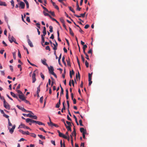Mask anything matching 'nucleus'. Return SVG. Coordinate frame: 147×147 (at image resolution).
Here are the masks:
<instances>
[{"label": "nucleus", "mask_w": 147, "mask_h": 147, "mask_svg": "<svg viewBox=\"0 0 147 147\" xmlns=\"http://www.w3.org/2000/svg\"><path fill=\"white\" fill-rule=\"evenodd\" d=\"M40 85H39L37 88V94H38L39 92H40Z\"/></svg>", "instance_id": "2f4dec72"}, {"label": "nucleus", "mask_w": 147, "mask_h": 147, "mask_svg": "<svg viewBox=\"0 0 147 147\" xmlns=\"http://www.w3.org/2000/svg\"><path fill=\"white\" fill-rule=\"evenodd\" d=\"M26 20L28 22H30V19L29 17H26Z\"/></svg>", "instance_id": "0e129e2a"}, {"label": "nucleus", "mask_w": 147, "mask_h": 147, "mask_svg": "<svg viewBox=\"0 0 147 147\" xmlns=\"http://www.w3.org/2000/svg\"><path fill=\"white\" fill-rule=\"evenodd\" d=\"M3 106L7 109L9 110L10 108L9 105L7 102H6L5 100L3 101Z\"/></svg>", "instance_id": "f257e3e1"}, {"label": "nucleus", "mask_w": 147, "mask_h": 147, "mask_svg": "<svg viewBox=\"0 0 147 147\" xmlns=\"http://www.w3.org/2000/svg\"><path fill=\"white\" fill-rule=\"evenodd\" d=\"M36 26L39 28L40 29V25L39 23H37L36 24Z\"/></svg>", "instance_id": "72a5a7b5"}, {"label": "nucleus", "mask_w": 147, "mask_h": 147, "mask_svg": "<svg viewBox=\"0 0 147 147\" xmlns=\"http://www.w3.org/2000/svg\"><path fill=\"white\" fill-rule=\"evenodd\" d=\"M32 115H31L30 113H29L27 114L26 117H29L30 118H31L32 117Z\"/></svg>", "instance_id": "37998d69"}, {"label": "nucleus", "mask_w": 147, "mask_h": 147, "mask_svg": "<svg viewBox=\"0 0 147 147\" xmlns=\"http://www.w3.org/2000/svg\"><path fill=\"white\" fill-rule=\"evenodd\" d=\"M92 53V50L91 49H90L89 51H88V54L91 53Z\"/></svg>", "instance_id": "338daca9"}, {"label": "nucleus", "mask_w": 147, "mask_h": 147, "mask_svg": "<svg viewBox=\"0 0 147 147\" xmlns=\"http://www.w3.org/2000/svg\"><path fill=\"white\" fill-rule=\"evenodd\" d=\"M65 126L68 131H71L72 130L71 128V126H68L66 123H65Z\"/></svg>", "instance_id": "9d476101"}, {"label": "nucleus", "mask_w": 147, "mask_h": 147, "mask_svg": "<svg viewBox=\"0 0 147 147\" xmlns=\"http://www.w3.org/2000/svg\"><path fill=\"white\" fill-rule=\"evenodd\" d=\"M81 57L82 59V61L83 62H84L85 61L82 55H81Z\"/></svg>", "instance_id": "6e6d98bb"}, {"label": "nucleus", "mask_w": 147, "mask_h": 147, "mask_svg": "<svg viewBox=\"0 0 147 147\" xmlns=\"http://www.w3.org/2000/svg\"><path fill=\"white\" fill-rule=\"evenodd\" d=\"M43 96L41 97L40 99V103H42L43 102Z\"/></svg>", "instance_id": "4c0bfd02"}, {"label": "nucleus", "mask_w": 147, "mask_h": 147, "mask_svg": "<svg viewBox=\"0 0 147 147\" xmlns=\"http://www.w3.org/2000/svg\"><path fill=\"white\" fill-rule=\"evenodd\" d=\"M36 123L37 124L39 125H45V124L44 123L39 121H36Z\"/></svg>", "instance_id": "f3484780"}, {"label": "nucleus", "mask_w": 147, "mask_h": 147, "mask_svg": "<svg viewBox=\"0 0 147 147\" xmlns=\"http://www.w3.org/2000/svg\"><path fill=\"white\" fill-rule=\"evenodd\" d=\"M16 127V125H14L10 129V128L9 127L8 129L9 130V132L11 134H12L13 133V132L14 130L15 129Z\"/></svg>", "instance_id": "423d86ee"}, {"label": "nucleus", "mask_w": 147, "mask_h": 147, "mask_svg": "<svg viewBox=\"0 0 147 147\" xmlns=\"http://www.w3.org/2000/svg\"><path fill=\"white\" fill-rule=\"evenodd\" d=\"M19 4L20 5L19 7H20V8L22 9H23L24 8L25 4L24 2L22 1H20Z\"/></svg>", "instance_id": "39448f33"}, {"label": "nucleus", "mask_w": 147, "mask_h": 147, "mask_svg": "<svg viewBox=\"0 0 147 147\" xmlns=\"http://www.w3.org/2000/svg\"><path fill=\"white\" fill-rule=\"evenodd\" d=\"M13 59H16V53L15 52H13Z\"/></svg>", "instance_id": "3c124183"}, {"label": "nucleus", "mask_w": 147, "mask_h": 147, "mask_svg": "<svg viewBox=\"0 0 147 147\" xmlns=\"http://www.w3.org/2000/svg\"><path fill=\"white\" fill-rule=\"evenodd\" d=\"M70 73H71V74H72V75H74L75 73L74 71V70L73 69H72L71 71H70L69 74Z\"/></svg>", "instance_id": "bf43d9fd"}, {"label": "nucleus", "mask_w": 147, "mask_h": 147, "mask_svg": "<svg viewBox=\"0 0 147 147\" xmlns=\"http://www.w3.org/2000/svg\"><path fill=\"white\" fill-rule=\"evenodd\" d=\"M48 124L49 126H53L54 123L52 122L51 121H50L49 123H48Z\"/></svg>", "instance_id": "c756f323"}, {"label": "nucleus", "mask_w": 147, "mask_h": 147, "mask_svg": "<svg viewBox=\"0 0 147 147\" xmlns=\"http://www.w3.org/2000/svg\"><path fill=\"white\" fill-rule=\"evenodd\" d=\"M92 74H90L89 73L88 74V80L90 81L92 80Z\"/></svg>", "instance_id": "5701e85b"}, {"label": "nucleus", "mask_w": 147, "mask_h": 147, "mask_svg": "<svg viewBox=\"0 0 147 147\" xmlns=\"http://www.w3.org/2000/svg\"><path fill=\"white\" fill-rule=\"evenodd\" d=\"M31 118H32V119H37V117L36 115H32V117H31Z\"/></svg>", "instance_id": "09e8293b"}, {"label": "nucleus", "mask_w": 147, "mask_h": 147, "mask_svg": "<svg viewBox=\"0 0 147 147\" xmlns=\"http://www.w3.org/2000/svg\"><path fill=\"white\" fill-rule=\"evenodd\" d=\"M66 138H64L67 139L68 141H69L70 140V138L69 136H65Z\"/></svg>", "instance_id": "4d7b16f0"}, {"label": "nucleus", "mask_w": 147, "mask_h": 147, "mask_svg": "<svg viewBox=\"0 0 147 147\" xmlns=\"http://www.w3.org/2000/svg\"><path fill=\"white\" fill-rule=\"evenodd\" d=\"M63 94V89L62 87H61V91L60 93V96H61V94Z\"/></svg>", "instance_id": "f704fd0d"}, {"label": "nucleus", "mask_w": 147, "mask_h": 147, "mask_svg": "<svg viewBox=\"0 0 147 147\" xmlns=\"http://www.w3.org/2000/svg\"><path fill=\"white\" fill-rule=\"evenodd\" d=\"M36 71H37V70H36L35 71H34L32 74V83H34L36 81V79L35 78L36 76V74L35 73V72Z\"/></svg>", "instance_id": "7ed1b4c3"}, {"label": "nucleus", "mask_w": 147, "mask_h": 147, "mask_svg": "<svg viewBox=\"0 0 147 147\" xmlns=\"http://www.w3.org/2000/svg\"><path fill=\"white\" fill-rule=\"evenodd\" d=\"M76 131H75V132L74 133V131H73L72 132V133H71V135H73V136H74L76 137Z\"/></svg>", "instance_id": "a18cd8bd"}, {"label": "nucleus", "mask_w": 147, "mask_h": 147, "mask_svg": "<svg viewBox=\"0 0 147 147\" xmlns=\"http://www.w3.org/2000/svg\"><path fill=\"white\" fill-rule=\"evenodd\" d=\"M39 129L40 130L42 131H43V132H44L45 133H46L47 132V131H46L43 128H39Z\"/></svg>", "instance_id": "13d9d810"}, {"label": "nucleus", "mask_w": 147, "mask_h": 147, "mask_svg": "<svg viewBox=\"0 0 147 147\" xmlns=\"http://www.w3.org/2000/svg\"><path fill=\"white\" fill-rule=\"evenodd\" d=\"M43 34H47L46 31V28L45 26H44L43 27Z\"/></svg>", "instance_id": "393cba45"}, {"label": "nucleus", "mask_w": 147, "mask_h": 147, "mask_svg": "<svg viewBox=\"0 0 147 147\" xmlns=\"http://www.w3.org/2000/svg\"><path fill=\"white\" fill-rule=\"evenodd\" d=\"M89 27V25L86 24V25H85V26L84 27V28L85 29H86L88 28Z\"/></svg>", "instance_id": "774afa93"}, {"label": "nucleus", "mask_w": 147, "mask_h": 147, "mask_svg": "<svg viewBox=\"0 0 147 147\" xmlns=\"http://www.w3.org/2000/svg\"><path fill=\"white\" fill-rule=\"evenodd\" d=\"M80 131L83 133H86V130L84 129V128L83 127L81 128L80 129Z\"/></svg>", "instance_id": "ddd939ff"}, {"label": "nucleus", "mask_w": 147, "mask_h": 147, "mask_svg": "<svg viewBox=\"0 0 147 147\" xmlns=\"http://www.w3.org/2000/svg\"><path fill=\"white\" fill-rule=\"evenodd\" d=\"M76 59H77V62H78V64L79 66V67L80 68V61H79V60L78 59V56L76 57Z\"/></svg>", "instance_id": "c85d7f7f"}, {"label": "nucleus", "mask_w": 147, "mask_h": 147, "mask_svg": "<svg viewBox=\"0 0 147 147\" xmlns=\"http://www.w3.org/2000/svg\"><path fill=\"white\" fill-rule=\"evenodd\" d=\"M0 5L6 6H7V4L5 2H2L1 1H0Z\"/></svg>", "instance_id": "4468645a"}, {"label": "nucleus", "mask_w": 147, "mask_h": 147, "mask_svg": "<svg viewBox=\"0 0 147 147\" xmlns=\"http://www.w3.org/2000/svg\"><path fill=\"white\" fill-rule=\"evenodd\" d=\"M45 49L47 50H48L49 51H50L51 50L49 47L48 46H47L46 47Z\"/></svg>", "instance_id": "c03bdc74"}, {"label": "nucleus", "mask_w": 147, "mask_h": 147, "mask_svg": "<svg viewBox=\"0 0 147 147\" xmlns=\"http://www.w3.org/2000/svg\"><path fill=\"white\" fill-rule=\"evenodd\" d=\"M29 135L34 138H36V135L35 134L33 133H30Z\"/></svg>", "instance_id": "4be33fe9"}, {"label": "nucleus", "mask_w": 147, "mask_h": 147, "mask_svg": "<svg viewBox=\"0 0 147 147\" xmlns=\"http://www.w3.org/2000/svg\"><path fill=\"white\" fill-rule=\"evenodd\" d=\"M25 103L27 104H30V102L28 101V100H26V99H25V100L24 101Z\"/></svg>", "instance_id": "052dcab7"}, {"label": "nucleus", "mask_w": 147, "mask_h": 147, "mask_svg": "<svg viewBox=\"0 0 147 147\" xmlns=\"http://www.w3.org/2000/svg\"><path fill=\"white\" fill-rule=\"evenodd\" d=\"M24 1L25 2L26 4V8L28 9L29 8V3L28 1L26 0H24Z\"/></svg>", "instance_id": "412c9836"}, {"label": "nucleus", "mask_w": 147, "mask_h": 147, "mask_svg": "<svg viewBox=\"0 0 147 147\" xmlns=\"http://www.w3.org/2000/svg\"><path fill=\"white\" fill-rule=\"evenodd\" d=\"M69 28L70 34L72 36H74V34L71 28L70 27H69Z\"/></svg>", "instance_id": "a211bd4d"}, {"label": "nucleus", "mask_w": 147, "mask_h": 147, "mask_svg": "<svg viewBox=\"0 0 147 147\" xmlns=\"http://www.w3.org/2000/svg\"><path fill=\"white\" fill-rule=\"evenodd\" d=\"M11 5L13 6V7L14 6V2L13 0H12L11 1Z\"/></svg>", "instance_id": "ea45409f"}, {"label": "nucleus", "mask_w": 147, "mask_h": 147, "mask_svg": "<svg viewBox=\"0 0 147 147\" xmlns=\"http://www.w3.org/2000/svg\"><path fill=\"white\" fill-rule=\"evenodd\" d=\"M55 44H53V45H54V47L53 48V49L55 50H57V47L58 46V44L57 43V42H56V41H55Z\"/></svg>", "instance_id": "9b49d317"}, {"label": "nucleus", "mask_w": 147, "mask_h": 147, "mask_svg": "<svg viewBox=\"0 0 147 147\" xmlns=\"http://www.w3.org/2000/svg\"><path fill=\"white\" fill-rule=\"evenodd\" d=\"M65 73H66L65 70V69L64 70V72L62 75V77L64 78H65Z\"/></svg>", "instance_id": "58836bf2"}, {"label": "nucleus", "mask_w": 147, "mask_h": 147, "mask_svg": "<svg viewBox=\"0 0 147 147\" xmlns=\"http://www.w3.org/2000/svg\"><path fill=\"white\" fill-rule=\"evenodd\" d=\"M61 105V98H60L59 102L56 104L55 107L57 108H59Z\"/></svg>", "instance_id": "f8f14e48"}, {"label": "nucleus", "mask_w": 147, "mask_h": 147, "mask_svg": "<svg viewBox=\"0 0 147 147\" xmlns=\"http://www.w3.org/2000/svg\"><path fill=\"white\" fill-rule=\"evenodd\" d=\"M41 77L42 78L43 80L45 79V76L44 75H43L42 73H40V74Z\"/></svg>", "instance_id": "7c9ffc66"}, {"label": "nucleus", "mask_w": 147, "mask_h": 147, "mask_svg": "<svg viewBox=\"0 0 147 147\" xmlns=\"http://www.w3.org/2000/svg\"><path fill=\"white\" fill-rule=\"evenodd\" d=\"M65 57L64 56L62 58V61L63 63L64 64V65H66V63L65 61Z\"/></svg>", "instance_id": "473e14b6"}, {"label": "nucleus", "mask_w": 147, "mask_h": 147, "mask_svg": "<svg viewBox=\"0 0 147 147\" xmlns=\"http://www.w3.org/2000/svg\"><path fill=\"white\" fill-rule=\"evenodd\" d=\"M50 29L49 31L51 32H53V27L52 26H50L49 27Z\"/></svg>", "instance_id": "bb28decb"}, {"label": "nucleus", "mask_w": 147, "mask_h": 147, "mask_svg": "<svg viewBox=\"0 0 147 147\" xmlns=\"http://www.w3.org/2000/svg\"><path fill=\"white\" fill-rule=\"evenodd\" d=\"M19 98L22 101H24L26 98L23 94L22 95L19 94Z\"/></svg>", "instance_id": "6e6552de"}, {"label": "nucleus", "mask_w": 147, "mask_h": 147, "mask_svg": "<svg viewBox=\"0 0 147 147\" xmlns=\"http://www.w3.org/2000/svg\"><path fill=\"white\" fill-rule=\"evenodd\" d=\"M25 127L26 126L25 125V124H23L22 123H21L20 125H19V128H25Z\"/></svg>", "instance_id": "dca6fc26"}, {"label": "nucleus", "mask_w": 147, "mask_h": 147, "mask_svg": "<svg viewBox=\"0 0 147 147\" xmlns=\"http://www.w3.org/2000/svg\"><path fill=\"white\" fill-rule=\"evenodd\" d=\"M79 123L80 126H83V125L82 124V121L81 119H80L79 121Z\"/></svg>", "instance_id": "603ef678"}, {"label": "nucleus", "mask_w": 147, "mask_h": 147, "mask_svg": "<svg viewBox=\"0 0 147 147\" xmlns=\"http://www.w3.org/2000/svg\"><path fill=\"white\" fill-rule=\"evenodd\" d=\"M85 65L87 67H88L89 63L87 61H86L85 62Z\"/></svg>", "instance_id": "e433bc0d"}, {"label": "nucleus", "mask_w": 147, "mask_h": 147, "mask_svg": "<svg viewBox=\"0 0 147 147\" xmlns=\"http://www.w3.org/2000/svg\"><path fill=\"white\" fill-rule=\"evenodd\" d=\"M77 9H76L77 10H78L79 11H80L81 8L79 7V5L77 6Z\"/></svg>", "instance_id": "5fc2aeb1"}, {"label": "nucleus", "mask_w": 147, "mask_h": 147, "mask_svg": "<svg viewBox=\"0 0 147 147\" xmlns=\"http://www.w3.org/2000/svg\"><path fill=\"white\" fill-rule=\"evenodd\" d=\"M47 67L49 71V73L50 74H53L54 73V69L53 66H50V67H49L48 66Z\"/></svg>", "instance_id": "f03ea898"}, {"label": "nucleus", "mask_w": 147, "mask_h": 147, "mask_svg": "<svg viewBox=\"0 0 147 147\" xmlns=\"http://www.w3.org/2000/svg\"><path fill=\"white\" fill-rule=\"evenodd\" d=\"M28 45H30V46L31 47H33V45L32 43V42L30 41V40H29L28 41Z\"/></svg>", "instance_id": "2eb2a0df"}, {"label": "nucleus", "mask_w": 147, "mask_h": 147, "mask_svg": "<svg viewBox=\"0 0 147 147\" xmlns=\"http://www.w3.org/2000/svg\"><path fill=\"white\" fill-rule=\"evenodd\" d=\"M38 136L40 138H41V139H43L44 140H45V136H43L42 135H40V134H38Z\"/></svg>", "instance_id": "b1692460"}, {"label": "nucleus", "mask_w": 147, "mask_h": 147, "mask_svg": "<svg viewBox=\"0 0 147 147\" xmlns=\"http://www.w3.org/2000/svg\"><path fill=\"white\" fill-rule=\"evenodd\" d=\"M4 18H5V21L7 22H8V18H7V17L5 16H5H4Z\"/></svg>", "instance_id": "864d4df0"}, {"label": "nucleus", "mask_w": 147, "mask_h": 147, "mask_svg": "<svg viewBox=\"0 0 147 147\" xmlns=\"http://www.w3.org/2000/svg\"><path fill=\"white\" fill-rule=\"evenodd\" d=\"M60 20L61 22L63 23H65V21L63 18H60Z\"/></svg>", "instance_id": "c9c22d12"}, {"label": "nucleus", "mask_w": 147, "mask_h": 147, "mask_svg": "<svg viewBox=\"0 0 147 147\" xmlns=\"http://www.w3.org/2000/svg\"><path fill=\"white\" fill-rule=\"evenodd\" d=\"M46 60L45 59H44L43 60H41V61L42 63L44 65H46L47 67H48V64L46 63Z\"/></svg>", "instance_id": "1a4fd4ad"}, {"label": "nucleus", "mask_w": 147, "mask_h": 147, "mask_svg": "<svg viewBox=\"0 0 147 147\" xmlns=\"http://www.w3.org/2000/svg\"><path fill=\"white\" fill-rule=\"evenodd\" d=\"M48 12H49V13H51L52 16H54L55 15L54 14V13L53 12H52L51 11H49Z\"/></svg>", "instance_id": "680f3d73"}, {"label": "nucleus", "mask_w": 147, "mask_h": 147, "mask_svg": "<svg viewBox=\"0 0 147 147\" xmlns=\"http://www.w3.org/2000/svg\"><path fill=\"white\" fill-rule=\"evenodd\" d=\"M59 135L60 137H62L63 138H66L64 134L61 132L60 133V134H59Z\"/></svg>", "instance_id": "aec40b11"}, {"label": "nucleus", "mask_w": 147, "mask_h": 147, "mask_svg": "<svg viewBox=\"0 0 147 147\" xmlns=\"http://www.w3.org/2000/svg\"><path fill=\"white\" fill-rule=\"evenodd\" d=\"M66 123L67 125H68V126H71V124L70 122L66 121Z\"/></svg>", "instance_id": "de8ad7c7"}, {"label": "nucleus", "mask_w": 147, "mask_h": 147, "mask_svg": "<svg viewBox=\"0 0 147 147\" xmlns=\"http://www.w3.org/2000/svg\"><path fill=\"white\" fill-rule=\"evenodd\" d=\"M30 122L31 123H36V121H35V120H32V119H31V121H30Z\"/></svg>", "instance_id": "e2e57ef3"}, {"label": "nucleus", "mask_w": 147, "mask_h": 147, "mask_svg": "<svg viewBox=\"0 0 147 147\" xmlns=\"http://www.w3.org/2000/svg\"><path fill=\"white\" fill-rule=\"evenodd\" d=\"M41 40H42L41 44H42V45L43 46V43L44 42H45V38H41Z\"/></svg>", "instance_id": "a19ab883"}, {"label": "nucleus", "mask_w": 147, "mask_h": 147, "mask_svg": "<svg viewBox=\"0 0 147 147\" xmlns=\"http://www.w3.org/2000/svg\"><path fill=\"white\" fill-rule=\"evenodd\" d=\"M31 120V119H29V118H27L26 119V122L28 123L29 122H30Z\"/></svg>", "instance_id": "49530a36"}, {"label": "nucleus", "mask_w": 147, "mask_h": 147, "mask_svg": "<svg viewBox=\"0 0 147 147\" xmlns=\"http://www.w3.org/2000/svg\"><path fill=\"white\" fill-rule=\"evenodd\" d=\"M43 13L44 15L45 16H49L50 17V15L48 13H46L45 12V11H43Z\"/></svg>", "instance_id": "cd10ccee"}, {"label": "nucleus", "mask_w": 147, "mask_h": 147, "mask_svg": "<svg viewBox=\"0 0 147 147\" xmlns=\"http://www.w3.org/2000/svg\"><path fill=\"white\" fill-rule=\"evenodd\" d=\"M86 13V12H85L84 13L81 14H80V15H81L82 17L84 18L85 17V16Z\"/></svg>", "instance_id": "69168bd1"}, {"label": "nucleus", "mask_w": 147, "mask_h": 147, "mask_svg": "<svg viewBox=\"0 0 147 147\" xmlns=\"http://www.w3.org/2000/svg\"><path fill=\"white\" fill-rule=\"evenodd\" d=\"M17 107L19 109H20L22 111V110L23 109V107H20V106L19 105H17Z\"/></svg>", "instance_id": "79ce46f5"}, {"label": "nucleus", "mask_w": 147, "mask_h": 147, "mask_svg": "<svg viewBox=\"0 0 147 147\" xmlns=\"http://www.w3.org/2000/svg\"><path fill=\"white\" fill-rule=\"evenodd\" d=\"M22 111L25 113H28V112H30L29 111L26 110L25 109H24V108H23Z\"/></svg>", "instance_id": "8fccbe9b"}, {"label": "nucleus", "mask_w": 147, "mask_h": 147, "mask_svg": "<svg viewBox=\"0 0 147 147\" xmlns=\"http://www.w3.org/2000/svg\"><path fill=\"white\" fill-rule=\"evenodd\" d=\"M11 94L14 97L16 98L17 99H18V97L13 92H10Z\"/></svg>", "instance_id": "6ab92c4d"}, {"label": "nucleus", "mask_w": 147, "mask_h": 147, "mask_svg": "<svg viewBox=\"0 0 147 147\" xmlns=\"http://www.w3.org/2000/svg\"><path fill=\"white\" fill-rule=\"evenodd\" d=\"M19 131L21 132L23 134H26L27 135H29L30 134V133L28 131H27L26 132L22 130L21 129L19 130Z\"/></svg>", "instance_id": "0eeeda50"}, {"label": "nucleus", "mask_w": 147, "mask_h": 147, "mask_svg": "<svg viewBox=\"0 0 147 147\" xmlns=\"http://www.w3.org/2000/svg\"><path fill=\"white\" fill-rule=\"evenodd\" d=\"M9 40L11 43L13 41L15 40V39L13 37L10 35H9Z\"/></svg>", "instance_id": "20e7f679"}, {"label": "nucleus", "mask_w": 147, "mask_h": 147, "mask_svg": "<svg viewBox=\"0 0 147 147\" xmlns=\"http://www.w3.org/2000/svg\"><path fill=\"white\" fill-rule=\"evenodd\" d=\"M69 10L71 11L73 13H75V11L72 8V7H71L69 6L68 7Z\"/></svg>", "instance_id": "a878e982"}]
</instances>
